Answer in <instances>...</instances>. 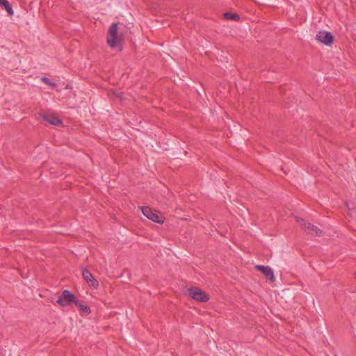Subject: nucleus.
<instances>
[{
    "label": "nucleus",
    "instance_id": "f257e3e1",
    "mask_svg": "<svg viewBox=\"0 0 356 356\" xmlns=\"http://www.w3.org/2000/svg\"><path fill=\"white\" fill-rule=\"evenodd\" d=\"M140 209L143 214L149 220L159 224L163 223V216L161 213H159L156 211L152 210L149 207H141Z\"/></svg>",
    "mask_w": 356,
    "mask_h": 356
},
{
    "label": "nucleus",
    "instance_id": "f03ea898",
    "mask_svg": "<svg viewBox=\"0 0 356 356\" xmlns=\"http://www.w3.org/2000/svg\"><path fill=\"white\" fill-rule=\"evenodd\" d=\"M298 223L302 227L305 232L313 236H321V231L315 225L306 222L304 219L296 216Z\"/></svg>",
    "mask_w": 356,
    "mask_h": 356
},
{
    "label": "nucleus",
    "instance_id": "7ed1b4c3",
    "mask_svg": "<svg viewBox=\"0 0 356 356\" xmlns=\"http://www.w3.org/2000/svg\"><path fill=\"white\" fill-rule=\"evenodd\" d=\"M118 26L117 23H113L108 29V44L114 48L117 46Z\"/></svg>",
    "mask_w": 356,
    "mask_h": 356
},
{
    "label": "nucleus",
    "instance_id": "20e7f679",
    "mask_svg": "<svg viewBox=\"0 0 356 356\" xmlns=\"http://www.w3.org/2000/svg\"><path fill=\"white\" fill-rule=\"evenodd\" d=\"M316 39L318 42L327 46L331 45L334 42L333 35L330 32L325 31H319L316 33Z\"/></svg>",
    "mask_w": 356,
    "mask_h": 356
},
{
    "label": "nucleus",
    "instance_id": "39448f33",
    "mask_svg": "<svg viewBox=\"0 0 356 356\" xmlns=\"http://www.w3.org/2000/svg\"><path fill=\"white\" fill-rule=\"evenodd\" d=\"M188 293L190 296L197 301L207 302L209 300L208 295L199 288L192 287L189 289Z\"/></svg>",
    "mask_w": 356,
    "mask_h": 356
},
{
    "label": "nucleus",
    "instance_id": "423d86ee",
    "mask_svg": "<svg viewBox=\"0 0 356 356\" xmlns=\"http://www.w3.org/2000/svg\"><path fill=\"white\" fill-rule=\"evenodd\" d=\"M82 275L84 280L87 282L90 288L97 289L99 286V282L94 277L92 274L86 268H83L82 270Z\"/></svg>",
    "mask_w": 356,
    "mask_h": 356
},
{
    "label": "nucleus",
    "instance_id": "0eeeda50",
    "mask_svg": "<svg viewBox=\"0 0 356 356\" xmlns=\"http://www.w3.org/2000/svg\"><path fill=\"white\" fill-rule=\"evenodd\" d=\"M255 268L261 271L264 275V276L270 280H275L274 273L270 267L257 265Z\"/></svg>",
    "mask_w": 356,
    "mask_h": 356
},
{
    "label": "nucleus",
    "instance_id": "6e6552de",
    "mask_svg": "<svg viewBox=\"0 0 356 356\" xmlns=\"http://www.w3.org/2000/svg\"><path fill=\"white\" fill-rule=\"evenodd\" d=\"M62 296L64 298L65 302L67 305L70 304L72 302H74L76 301L77 298L75 297L74 293L69 290H64L62 292Z\"/></svg>",
    "mask_w": 356,
    "mask_h": 356
},
{
    "label": "nucleus",
    "instance_id": "1a4fd4ad",
    "mask_svg": "<svg viewBox=\"0 0 356 356\" xmlns=\"http://www.w3.org/2000/svg\"><path fill=\"white\" fill-rule=\"evenodd\" d=\"M42 119L49 124L58 125L62 123V122L56 116L50 114H43L42 115Z\"/></svg>",
    "mask_w": 356,
    "mask_h": 356
},
{
    "label": "nucleus",
    "instance_id": "9d476101",
    "mask_svg": "<svg viewBox=\"0 0 356 356\" xmlns=\"http://www.w3.org/2000/svg\"><path fill=\"white\" fill-rule=\"evenodd\" d=\"M75 304L81 312L84 313V314H90V313L91 310H90V307L88 306L83 304L78 299L75 302Z\"/></svg>",
    "mask_w": 356,
    "mask_h": 356
},
{
    "label": "nucleus",
    "instance_id": "9b49d317",
    "mask_svg": "<svg viewBox=\"0 0 356 356\" xmlns=\"http://www.w3.org/2000/svg\"><path fill=\"white\" fill-rule=\"evenodd\" d=\"M0 6L3 7L10 15H13L14 11L12 8V6L7 0H0Z\"/></svg>",
    "mask_w": 356,
    "mask_h": 356
},
{
    "label": "nucleus",
    "instance_id": "f8f14e48",
    "mask_svg": "<svg viewBox=\"0 0 356 356\" xmlns=\"http://www.w3.org/2000/svg\"><path fill=\"white\" fill-rule=\"evenodd\" d=\"M224 17L227 19H234V20H238L240 18L237 14H234L232 13H225L224 14Z\"/></svg>",
    "mask_w": 356,
    "mask_h": 356
},
{
    "label": "nucleus",
    "instance_id": "ddd939ff",
    "mask_svg": "<svg viewBox=\"0 0 356 356\" xmlns=\"http://www.w3.org/2000/svg\"><path fill=\"white\" fill-rule=\"evenodd\" d=\"M41 80L42 82H44L45 84L49 86L52 88H54L57 86V84L56 83L51 81V80L47 77H42Z\"/></svg>",
    "mask_w": 356,
    "mask_h": 356
},
{
    "label": "nucleus",
    "instance_id": "4468645a",
    "mask_svg": "<svg viewBox=\"0 0 356 356\" xmlns=\"http://www.w3.org/2000/svg\"><path fill=\"white\" fill-rule=\"evenodd\" d=\"M56 302L62 307H65L67 305L62 295H60V296L56 300Z\"/></svg>",
    "mask_w": 356,
    "mask_h": 356
}]
</instances>
